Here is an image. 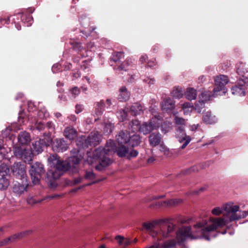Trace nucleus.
<instances>
[{
	"instance_id": "nucleus-64",
	"label": "nucleus",
	"mask_w": 248,
	"mask_h": 248,
	"mask_svg": "<svg viewBox=\"0 0 248 248\" xmlns=\"http://www.w3.org/2000/svg\"><path fill=\"white\" fill-rule=\"evenodd\" d=\"M44 127V125L43 124H39V125L37 127V129L39 130H41Z\"/></svg>"
},
{
	"instance_id": "nucleus-27",
	"label": "nucleus",
	"mask_w": 248,
	"mask_h": 248,
	"mask_svg": "<svg viewBox=\"0 0 248 248\" xmlns=\"http://www.w3.org/2000/svg\"><path fill=\"white\" fill-rule=\"evenodd\" d=\"M163 122L162 118L159 116L153 117L150 121L154 130L158 128L162 124Z\"/></svg>"
},
{
	"instance_id": "nucleus-46",
	"label": "nucleus",
	"mask_w": 248,
	"mask_h": 248,
	"mask_svg": "<svg viewBox=\"0 0 248 248\" xmlns=\"http://www.w3.org/2000/svg\"><path fill=\"white\" fill-rule=\"evenodd\" d=\"M115 239L117 244L120 246H123L124 244V237L118 235L115 236Z\"/></svg>"
},
{
	"instance_id": "nucleus-59",
	"label": "nucleus",
	"mask_w": 248,
	"mask_h": 248,
	"mask_svg": "<svg viewBox=\"0 0 248 248\" xmlns=\"http://www.w3.org/2000/svg\"><path fill=\"white\" fill-rule=\"evenodd\" d=\"M28 22H29L28 24H27V26H30L31 25L32 23V18L31 16H30L27 17Z\"/></svg>"
},
{
	"instance_id": "nucleus-32",
	"label": "nucleus",
	"mask_w": 248,
	"mask_h": 248,
	"mask_svg": "<svg viewBox=\"0 0 248 248\" xmlns=\"http://www.w3.org/2000/svg\"><path fill=\"white\" fill-rule=\"evenodd\" d=\"M232 93L234 95L244 96L245 94V89L243 85L235 86L232 88Z\"/></svg>"
},
{
	"instance_id": "nucleus-58",
	"label": "nucleus",
	"mask_w": 248,
	"mask_h": 248,
	"mask_svg": "<svg viewBox=\"0 0 248 248\" xmlns=\"http://www.w3.org/2000/svg\"><path fill=\"white\" fill-rule=\"evenodd\" d=\"M137 242L136 239H134V241L132 242V243H136ZM132 243V241H130L129 239H125V246L129 245Z\"/></svg>"
},
{
	"instance_id": "nucleus-8",
	"label": "nucleus",
	"mask_w": 248,
	"mask_h": 248,
	"mask_svg": "<svg viewBox=\"0 0 248 248\" xmlns=\"http://www.w3.org/2000/svg\"><path fill=\"white\" fill-rule=\"evenodd\" d=\"M52 139L49 134H47L42 140L36 141L32 143L31 148L32 153L33 154H39L43 152V145L49 146L52 144Z\"/></svg>"
},
{
	"instance_id": "nucleus-55",
	"label": "nucleus",
	"mask_w": 248,
	"mask_h": 248,
	"mask_svg": "<svg viewBox=\"0 0 248 248\" xmlns=\"http://www.w3.org/2000/svg\"><path fill=\"white\" fill-rule=\"evenodd\" d=\"M104 106V103L103 102H100L98 103L97 104V109H100V111L99 112V113H101L102 112V109H103V107Z\"/></svg>"
},
{
	"instance_id": "nucleus-63",
	"label": "nucleus",
	"mask_w": 248,
	"mask_h": 248,
	"mask_svg": "<svg viewBox=\"0 0 248 248\" xmlns=\"http://www.w3.org/2000/svg\"><path fill=\"white\" fill-rule=\"evenodd\" d=\"M82 178L81 177H79L78 178H76L74 180V183L75 184H78L81 182Z\"/></svg>"
},
{
	"instance_id": "nucleus-3",
	"label": "nucleus",
	"mask_w": 248,
	"mask_h": 248,
	"mask_svg": "<svg viewBox=\"0 0 248 248\" xmlns=\"http://www.w3.org/2000/svg\"><path fill=\"white\" fill-rule=\"evenodd\" d=\"M116 141L118 146L117 147L114 141L111 140L107 141L104 148L100 147L94 150L95 156L93 159L95 161L99 154L103 155H111L117 152L119 157L124 156V132L121 131L116 136Z\"/></svg>"
},
{
	"instance_id": "nucleus-2",
	"label": "nucleus",
	"mask_w": 248,
	"mask_h": 248,
	"mask_svg": "<svg viewBox=\"0 0 248 248\" xmlns=\"http://www.w3.org/2000/svg\"><path fill=\"white\" fill-rule=\"evenodd\" d=\"M102 139V135L98 131H93L90 133L88 138L82 136L79 137L76 140L77 145L78 147L77 152H72V155L70 157V160L74 165L79 163L82 157L79 154L81 149L89 146H95L101 142Z\"/></svg>"
},
{
	"instance_id": "nucleus-48",
	"label": "nucleus",
	"mask_w": 248,
	"mask_h": 248,
	"mask_svg": "<svg viewBox=\"0 0 248 248\" xmlns=\"http://www.w3.org/2000/svg\"><path fill=\"white\" fill-rule=\"evenodd\" d=\"M113 126L110 124H106L104 131L105 133L109 134L112 131Z\"/></svg>"
},
{
	"instance_id": "nucleus-30",
	"label": "nucleus",
	"mask_w": 248,
	"mask_h": 248,
	"mask_svg": "<svg viewBox=\"0 0 248 248\" xmlns=\"http://www.w3.org/2000/svg\"><path fill=\"white\" fill-rule=\"evenodd\" d=\"M154 129L150 123L145 122L141 125L140 132L144 135L150 133Z\"/></svg>"
},
{
	"instance_id": "nucleus-34",
	"label": "nucleus",
	"mask_w": 248,
	"mask_h": 248,
	"mask_svg": "<svg viewBox=\"0 0 248 248\" xmlns=\"http://www.w3.org/2000/svg\"><path fill=\"white\" fill-rule=\"evenodd\" d=\"M171 95L175 98H181L183 96V92L181 88H174L171 93Z\"/></svg>"
},
{
	"instance_id": "nucleus-6",
	"label": "nucleus",
	"mask_w": 248,
	"mask_h": 248,
	"mask_svg": "<svg viewBox=\"0 0 248 248\" xmlns=\"http://www.w3.org/2000/svg\"><path fill=\"white\" fill-rule=\"evenodd\" d=\"M88 157L86 159V162L88 163L89 165H92L94 163L96 162L99 161V164L96 166L95 169L97 170H101L104 168H105L108 166H109L111 163L112 161L109 158L105 156L106 155H100V154H99L96 159L94 161L93 158L95 155H94V151L93 153V155L90 152H87Z\"/></svg>"
},
{
	"instance_id": "nucleus-35",
	"label": "nucleus",
	"mask_w": 248,
	"mask_h": 248,
	"mask_svg": "<svg viewBox=\"0 0 248 248\" xmlns=\"http://www.w3.org/2000/svg\"><path fill=\"white\" fill-rule=\"evenodd\" d=\"M159 150L166 157H168L170 155V149L163 142L159 145Z\"/></svg>"
},
{
	"instance_id": "nucleus-51",
	"label": "nucleus",
	"mask_w": 248,
	"mask_h": 248,
	"mask_svg": "<svg viewBox=\"0 0 248 248\" xmlns=\"http://www.w3.org/2000/svg\"><path fill=\"white\" fill-rule=\"evenodd\" d=\"M71 93L75 97L79 93V90L78 87H75L71 90Z\"/></svg>"
},
{
	"instance_id": "nucleus-56",
	"label": "nucleus",
	"mask_w": 248,
	"mask_h": 248,
	"mask_svg": "<svg viewBox=\"0 0 248 248\" xmlns=\"http://www.w3.org/2000/svg\"><path fill=\"white\" fill-rule=\"evenodd\" d=\"M155 160V158L154 156H151L149 157L147 160V162L148 164H152Z\"/></svg>"
},
{
	"instance_id": "nucleus-62",
	"label": "nucleus",
	"mask_w": 248,
	"mask_h": 248,
	"mask_svg": "<svg viewBox=\"0 0 248 248\" xmlns=\"http://www.w3.org/2000/svg\"><path fill=\"white\" fill-rule=\"evenodd\" d=\"M145 248H160V245L159 244L153 245L149 247H147Z\"/></svg>"
},
{
	"instance_id": "nucleus-16",
	"label": "nucleus",
	"mask_w": 248,
	"mask_h": 248,
	"mask_svg": "<svg viewBox=\"0 0 248 248\" xmlns=\"http://www.w3.org/2000/svg\"><path fill=\"white\" fill-rule=\"evenodd\" d=\"M149 142L151 146L156 147L162 142L161 135L159 133L153 132L149 136Z\"/></svg>"
},
{
	"instance_id": "nucleus-9",
	"label": "nucleus",
	"mask_w": 248,
	"mask_h": 248,
	"mask_svg": "<svg viewBox=\"0 0 248 248\" xmlns=\"http://www.w3.org/2000/svg\"><path fill=\"white\" fill-rule=\"evenodd\" d=\"M176 239L178 244H181L188 239L192 240L191 227L183 226L180 228L176 232Z\"/></svg>"
},
{
	"instance_id": "nucleus-22",
	"label": "nucleus",
	"mask_w": 248,
	"mask_h": 248,
	"mask_svg": "<svg viewBox=\"0 0 248 248\" xmlns=\"http://www.w3.org/2000/svg\"><path fill=\"white\" fill-rule=\"evenodd\" d=\"M139 154V152L134 149V147H132L131 146H127V147L125 146V158L130 160L133 158H135L138 156Z\"/></svg>"
},
{
	"instance_id": "nucleus-13",
	"label": "nucleus",
	"mask_w": 248,
	"mask_h": 248,
	"mask_svg": "<svg viewBox=\"0 0 248 248\" xmlns=\"http://www.w3.org/2000/svg\"><path fill=\"white\" fill-rule=\"evenodd\" d=\"M13 173L20 180H27L26 167L21 163H15L13 167Z\"/></svg>"
},
{
	"instance_id": "nucleus-53",
	"label": "nucleus",
	"mask_w": 248,
	"mask_h": 248,
	"mask_svg": "<svg viewBox=\"0 0 248 248\" xmlns=\"http://www.w3.org/2000/svg\"><path fill=\"white\" fill-rule=\"evenodd\" d=\"M9 243H10L9 239L7 238L0 242V247L5 246Z\"/></svg>"
},
{
	"instance_id": "nucleus-57",
	"label": "nucleus",
	"mask_w": 248,
	"mask_h": 248,
	"mask_svg": "<svg viewBox=\"0 0 248 248\" xmlns=\"http://www.w3.org/2000/svg\"><path fill=\"white\" fill-rule=\"evenodd\" d=\"M82 109V107L80 105H77L76 107V112L77 113H78L81 111Z\"/></svg>"
},
{
	"instance_id": "nucleus-42",
	"label": "nucleus",
	"mask_w": 248,
	"mask_h": 248,
	"mask_svg": "<svg viewBox=\"0 0 248 248\" xmlns=\"http://www.w3.org/2000/svg\"><path fill=\"white\" fill-rule=\"evenodd\" d=\"M70 44L74 49L78 51L81 50L82 46L81 43L73 40L70 42Z\"/></svg>"
},
{
	"instance_id": "nucleus-49",
	"label": "nucleus",
	"mask_w": 248,
	"mask_h": 248,
	"mask_svg": "<svg viewBox=\"0 0 248 248\" xmlns=\"http://www.w3.org/2000/svg\"><path fill=\"white\" fill-rule=\"evenodd\" d=\"M118 99L120 101L123 102L124 100V87H121L119 90Z\"/></svg>"
},
{
	"instance_id": "nucleus-41",
	"label": "nucleus",
	"mask_w": 248,
	"mask_h": 248,
	"mask_svg": "<svg viewBox=\"0 0 248 248\" xmlns=\"http://www.w3.org/2000/svg\"><path fill=\"white\" fill-rule=\"evenodd\" d=\"M226 204H225V205ZM224 205H225V204L223 205L222 209L219 207H216L214 208L212 210V212H211L212 214L215 216H219L220 215H221L222 214L223 210L225 211L224 210Z\"/></svg>"
},
{
	"instance_id": "nucleus-21",
	"label": "nucleus",
	"mask_w": 248,
	"mask_h": 248,
	"mask_svg": "<svg viewBox=\"0 0 248 248\" xmlns=\"http://www.w3.org/2000/svg\"><path fill=\"white\" fill-rule=\"evenodd\" d=\"M183 202L181 199H172L158 203L159 206L170 207L179 204Z\"/></svg>"
},
{
	"instance_id": "nucleus-10",
	"label": "nucleus",
	"mask_w": 248,
	"mask_h": 248,
	"mask_svg": "<svg viewBox=\"0 0 248 248\" xmlns=\"http://www.w3.org/2000/svg\"><path fill=\"white\" fill-rule=\"evenodd\" d=\"M216 87L214 89V94L217 95V93L225 89V86L229 82V80L227 76L220 75L214 78Z\"/></svg>"
},
{
	"instance_id": "nucleus-37",
	"label": "nucleus",
	"mask_w": 248,
	"mask_h": 248,
	"mask_svg": "<svg viewBox=\"0 0 248 248\" xmlns=\"http://www.w3.org/2000/svg\"><path fill=\"white\" fill-rule=\"evenodd\" d=\"M212 96V93L209 91H205L202 92L200 95V98L201 101L203 103L210 100V97Z\"/></svg>"
},
{
	"instance_id": "nucleus-24",
	"label": "nucleus",
	"mask_w": 248,
	"mask_h": 248,
	"mask_svg": "<svg viewBox=\"0 0 248 248\" xmlns=\"http://www.w3.org/2000/svg\"><path fill=\"white\" fill-rule=\"evenodd\" d=\"M31 141V138L28 133L26 131L21 132L18 137V142L22 145L29 143Z\"/></svg>"
},
{
	"instance_id": "nucleus-43",
	"label": "nucleus",
	"mask_w": 248,
	"mask_h": 248,
	"mask_svg": "<svg viewBox=\"0 0 248 248\" xmlns=\"http://www.w3.org/2000/svg\"><path fill=\"white\" fill-rule=\"evenodd\" d=\"M23 236V234L22 233H18L11 236L8 237V238L9 239V241L11 243L17 240L18 239L21 238Z\"/></svg>"
},
{
	"instance_id": "nucleus-19",
	"label": "nucleus",
	"mask_w": 248,
	"mask_h": 248,
	"mask_svg": "<svg viewBox=\"0 0 248 248\" xmlns=\"http://www.w3.org/2000/svg\"><path fill=\"white\" fill-rule=\"evenodd\" d=\"M52 148L54 151L63 152L67 149L68 145L63 139H60L56 140Z\"/></svg>"
},
{
	"instance_id": "nucleus-44",
	"label": "nucleus",
	"mask_w": 248,
	"mask_h": 248,
	"mask_svg": "<svg viewBox=\"0 0 248 248\" xmlns=\"http://www.w3.org/2000/svg\"><path fill=\"white\" fill-rule=\"evenodd\" d=\"M26 201L27 203L31 205L39 203L42 201V200H36L33 197H29Z\"/></svg>"
},
{
	"instance_id": "nucleus-31",
	"label": "nucleus",
	"mask_w": 248,
	"mask_h": 248,
	"mask_svg": "<svg viewBox=\"0 0 248 248\" xmlns=\"http://www.w3.org/2000/svg\"><path fill=\"white\" fill-rule=\"evenodd\" d=\"M197 91L192 88H188L185 92V96L189 100H193L196 98Z\"/></svg>"
},
{
	"instance_id": "nucleus-23",
	"label": "nucleus",
	"mask_w": 248,
	"mask_h": 248,
	"mask_svg": "<svg viewBox=\"0 0 248 248\" xmlns=\"http://www.w3.org/2000/svg\"><path fill=\"white\" fill-rule=\"evenodd\" d=\"M181 133H182V136H178L177 138L180 142H184L181 147V149H184L190 142L191 139L190 136H187L183 130H181Z\"/></svg>"
},
{
	"instance_id": "nucleus-14",
	"label": "nucleus",
	"mask_w": 248,
	"mask_h": 248,
	"mask_svg": "<svg viewBox=\"0 0 248 248\" xmlns=\"http://www.w3.org/2000/svg\"><path fill=\"white\" fill-rule=\"evenodd\" d=\"M166 222L168 223L167 230L163 228H160L159 230L158 234L161 237V239H167L172 237V233L173 232L176 228V225L172 222H169L168 219Z\"/></svg>"
},
{
	"instance_id": "nucleus-61",
	"label": "nucleus",
	"mask_w": 248,
	"mask_h": 248,
	"mask_svg": "<svg viewBox=\"0 0 248 248\" xmlns=\"http://www.w3.org/2000/svg\"><path fill=\"white\" fill-rule=\"evenodd\" d=\"M134 61V60L132 59V58H128L126 60V62H127V63L128 65H130V64L133 63Z\"/></svg>"
},
{
	"instance_id": "nucleus-28",
	"label": "nucleus",
	"mask_w": 248,
	"mask_h": 248,
	"mask_svg": "<svg viewBox=\"0 0 248 248\" xmlns=\"http://www.w3.org/2000/svg\"><path fill=\"white\" fill-rule=\"evenodd\" d=\"M178 244L177 239H172L165 241L161 245L162 248H176Z\"/></svg>"
},
{
	"instance_id": "nucleus-38",
	"label": "nucleus",
	"mask_w": 248,
	"mask_h": 248,
	"mask_svg": "<svg viewBox=\"0 0 248 248\" xmlns=\"http://www.w3.org/2000/svg\"><path fill=\"white\" fill-rule=\"evenodd\" d=\"M9 185V180L5 177L2 176V177L0 178V189H6L8 187Z\"/></svg>"
},
{
	"instance_id": "nucleus-29",
	"label": "nucleus",
	"mask_w": 248,
	"mask_h": 248,
	"mask_svg": "<svg viewBox=\"0 0 248 248\" xmlns=\"http://www.w3.org/2000/svg\"><path fill=\"white\" fill-rule=\"evenodd\" d=\"M203 121L206 124H212L216 122L215 117L212 115L211 112L208 111L204 113L202 116Z\"/></svg>"
},
{
	"instance_id": "nucleus-54",
	"label": "nucleus",
	"mask_w": 248,
	"mask_h": 248,
	"mask_svg": "<svg viewBox=\"0 0 248 248\" xmlns=\"http://www.w3.org/2000/svg\"><path fill=\"white\" fill-rule=\"evenodd\" d=\"M148 59V56L146 54H144V55H142L141 57L140 58V61L141 62V63H144V62H146L147 60Z\"/></svg>"
},
{
	"instance_id": "nucleus-12",
	"label": "nucleus",
	"mask_w": 248,
	"mask_h": 248,
	"mask_svg": "<svg viewBox=\"0 0 248 248\" xmlns=\"http://www.w3.org/2000/svg\"><path fill=\"white\" fill-rule=\"evenodd\" d=\"M124 54L123 52H117L113 54L111 62L114 65V68L119 71L123 70V60Z\"/></svg>"
},
{
	"instance_id": "nucleus-20",
	"label": "nucleus",
	"mask_w": 248,
	"mask_h": 248,
	"mask_svg": "<svg viewBox=\"0 0 248 248\" xmlns=\"http://www.w3.org/2000/svg\"><path fill=\"white\" fill-rule=\"evenodd\" d=\"M141 142V139L140 136L138 134H134L132 136H129L128 140L125 141V143L127 144V146L134 147L139 145Z\"/></svg>"
},
{
	"instance_id": "nucleus-5",
	"label": "nucleus",
	"mask_w": 248,
	"mask_h": 248,
	"mask_svg": "<svg viewBox=\"0 0 248 248\" xmlns=\"http://www.w3.org/2000/svg\"><path fill=\"white\" fill-rule=\"evenodd\" d=\"M240 207L238 205H234L232 203H227L224 206V210L227 215H231L229 217V222L238 220L244 218L248 216V210L246 211H239Z\"/></svg>"
},
{
	"instance_id": "nucleus-33",
	"label": "nucleus",
	"mask_w": 248,
	"mask_h": 248,
	"mask_svg": "<svg viewBox=\"0 0 248 248\" xmlns=\"http://www.w3.org/2000/svg\"><path fill=\"white\" fill-rule=\"evenodd\" d=\"M84 178L87 180L93 181L91 183L87 184L86 186H89L92 184L95 183L96 182V181H94L95 179V175L92 170L86 171Z\"/></svg>"
},
{
	"instance_id": "nucleus-39",
	"label": "nucleus",
	"mask_w": 248,
	"mask_h": 248,
	"mask_svg": "<svg viewBox=\"0 0 248 248\" xmlns=\"http://www.w3.org/2000/svg\"><path fill=\"white\" fill-rule=\"evenodd\" d=\"M10 173V169L8 166L5 164L0 165V175L2 176L7 175Z\"/></svg>"
},
{
	"instance_id": "nucleus-4",
	"label": "nucleus",
	"mask_w": 248,
	"mask_h": 248,
	"mask_svg": "<svg viewBox=\"0 0 248 248\" xmlns=\"http://www.w3.org/2000/svg\"><path fill=\"white\" fill-rule=\"evenodd\" d=\"M47 160L51 168L47 173V178L50 181L58 179L70 167L69 163L60 160L59 156L56 154L50 155Z\"/></svg>"
},
{
	"instance_id": "nucleus-17",
	"label": "nucleus",
	"mask_w": 248,
	"mask_h": 248,
	"mask_svg": "<svg viewBox=\"0 0 248 248\" xmlns=\"http://www.w3.org/2000/svg\"><path fill=\"white\" fill-rule=\"evenodd\" d=\"M161 108L163 111H171L175 108V103L170 98H166L162 101Z\"/></svg>"
},
{
	"instance_id": "nucleus-11",
	"label": "nucleus",
	"mask_w": 248,
	"mask_h": 248,
	"mask_svg": "<svg viewBox=\"0 0 248 248\" xmlns=\"http://www.w3.org/2000/svg\"><path fill=\"white\" fill-rule=\"evenodd\" d=\"M168 219H159L146 221L142 223L140 229L142 231L151 232L156 226L162 223H166Z\"/></svg>"
},
{
	"instance_id": "nucleus-50",
	"label": "nucleus",
	"mask_w": 248,
	"mask_h": 248,
	"mask_svg": "<svg viewBox=\"0 0 248 248\" xmlns=\"http://www.w3.org/2000/svg\"><path fill=\"white\" fill-rule=\"evenodd\" d=\"M61 68V65L59 63L54 64L52 67V71L53 73H56L58 72Z\"/></svg>"
},
{
	"instance_id": "nucleus-18",
	"label": "nucleus",
	"mask_w": 248,
	"mask_h": 248,
	"mask_svg": "<svg viewBox=\"0 0 248 248\" xmlns=\"http://www.w3.org/2000/svg\"><path fill=\"white\" fill-rule=\"evenodd\" d=\"M131 115L134 116L140 115L144 112L142 105L139 102H136L131 105L129 108Z\"/></svg>"
},
{
	"instance_id": "nucleus-45",
	"label": "nucleus",
	"mask_w": 248,
	"mask_h": 248,
	"mask_svg": "<svg viewBox=\"0 0 248 248\" xmlns=\"http://www.w3.org/2000/svg\"><path fill=\"white\" fill-rule=\"evenodd\" d=\"M165 196H166L165 195H160V196H154L149 197L146 198V199L145 200V201L146 202H151L153 200H158L159 199L164 198L165 197Z\"/></svg>"
},
{
	"instance_id": "nucleus-15",
	"label": "nucleus",
	"mask_w": 248,
	"mask_h": 248,
	"mask_svg": "<svg viewBox=\"0 0 248 248\" xmlns=\"http://www.w3.org/2000/svg\"><path fill=\"white\" fill-rule=\"evenodd\" d=\"M21 183L17 182L13 186V191L16 194H22L27 191L29 186L28 180H21Z\"/></svg>"
},
{
	"instance_id": "nucleus-25",
	"label": "nucleus",
	"mask_w": 248,
	"mask_h": 248,
	"mask_svg": "<svg viewBox=\"0 0 248 248\" xmlns=\"http://www.w3.org/2000/svg\"><path fill=\"white\" fill-rule=\"evenodd\" d=\"M64 136L70 140H73L77 136V131L72 127H67L64 131Z\"/></svg>"
},
{
	"instance_id": "nucleus-47",
	"label": "nucleus",
	"mask_w": 248,
	"mask_h": 248,
	"mask_svg": "<svg viewBox=\"0 0 248 248\" xmlns=\"http://www.w3.org/2000/svg\"><path fill=\"white\" fill-rule=\"evenodd\" d=\"M175 123L177 125H184L185 120L182 118L176 116L174 119Z\"/></svg>"
},
{
	"instance_id": "nucleus-40",
	"label": "nucleus",
	"mask_w": 248,
	"mask_h": 248,
	"mask_svg": "<svg viewBox=\"0 0 248 248\" xmlns=\"http://www.w3.org/2000/svg\"><path fill=\"white\" fill-rule=\"evenodd\" d=\"M171 123L167 122H165L161 125L162 132L166 134L171 129Z\"/></svg>"
},
{
	"instance_id": "nucleus-36",
	"label": "nucleus",
	"mask_w": 248,
	"mask_h": 248,
	"mask_svg": "<svg viewBox=\"0 0 248 248\" xmlns=\"http://www.w3.org/2000/svg\"><path fill=\"white\" fill-rule=\"evenodd\" d=\"M27 151L25 149H23L20 147H17L14 148V155L16 156H19L21 157H24L25 159L26 158L25 157V154Z\"/></svg>"
},
{
	"instance_id": "nucleus-52",
	"label": "nucleus",
	"mask_w": 248,
	"mask_h": 248,
	"mask_svg": "<svg viewBox=\"0 0 248 248\" xmlns=\"http://www.w3.org/2000/svg\"><path fill=\"white\" fill-rule=\"evenodd\" d=\"M156 64V62L155 59H153L147 62V65L149 67H153Z\"/></svg>"
},
{
	"instance_id": "nucleus-1",
	"label": "nucleus",
	"mask_w": 248,
	"mask_h": 248,
	"mask_svg": "<svg viewBox=\"0 0 248 248\" xmlns=\"http://www.w3.org/2000/svg\"><path fill=\"white\" fill-rule=\"evenodd\" d=\"M227 220L223 217H210L208 219H204L198 222L193 226L195 230H191L192 240L204 238L210 240V233L216 232L217 229L223 228L226 224Z\"/></svg>"
},
{
	"instance_id": "nucleus-60",
	"label": "nucleus",
	"mask_w": 248,
	"mask_h": 248,
	"mask_svg": "<svg viewBox=\"0 0 248 248\" xmlns=\"http://www.w3.org/2000/svg\"><path fill=\"white\" fill-rule=\"evenodd\" d=\"M46 127H47L48 129H54L53 124L51 122H48L46 125Z\"/></svg>"
},
{
	"instance_id": "nucleus-26",
	"label": "nucleus",
	"mask_w": 248,
	"mask_h": 248,
	"mask_svg": "<svg viewBox=\"0 0 248 248\" xmlns=\"http://www.w3.org/2000/svg\"><path fill=\"white\" fill-rule=\"evenodd\" d=\"M141 124L137 119L132 120L128 124V128L133 132H140Z\"/></svg>"
},
{
	"instance_id": "nucleus-7",
	"label": "nucleus",
	"mask_w": 248,
	"mask_h": 248,
	"mask_svg": "<svg viewBox=\"0 0 248 248\" xmlns=\"http://www.w3.org/2000/svg\"><path fill=\"white\" fill-rule=\"evenodd\" d=\"M32 182L34 185L38 184L41 176L45 172L44 165L40 162H36L31 165L29 170Z\"/></svg>"
}]
</instances>
